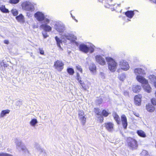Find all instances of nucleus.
Segmentation results:
<instances>
[{"mask_svg":"<svg viewBox=\"0 0 156 156\" xmlns=\"http://www.w3.org/2000/svg\"><path fill=\"white\" fill-rule=\"evenodd\" d=\"M134 73L137 76L139 75H144L145 74L144 70L140 68L135 69L134 70Z\"/></svg>","mask_w":156,"mask_h":156,"instance_id":"obj_15","label":"nucleus"},{"mask_svg":"<svg viewBox=\"0 0 156 156\" xmlns=\"http://www.w3.org/2000/svg\"><path fill=\"white\" fill-rule=\"evenodd\" d=\"M138 135L142 137H146V135L145 132L142 130H138L136 131Z\"/></svg>","mask_w":156,"mask_h":156,"instance_id":"obj_21","label":"nucleus"},{"mask_svg":"<svg viewBox=\"0 0 156 156\" xmlns=\"http://www.w3.org/2000/svg\"><path fill=\"white\" fill-rule=\"evenodd\" d=\"M40 53L41 55H44V51L42 49L39 48Z\"/></svg>","mask_w":156,"mask_h":156,"instance_id":"obj_42","label":"nucleus"},{"mask_svg":"<svg viewBox=\"0 0 156 156\" xmlns=\"http://www.w3.org/2000/svg\"><path fill=\"white\" fill-rule=\"evenodd\" d=\"M76 76L77 77V78L81 79V78L80 75L78 73H76Z\"/></svg>","mask_w":156,"mask_h":156,"instance_id":"obj_47","label":"nucleus"},{"mask_svg":"<svg viewBox=\"0 0 156 156\" xmlns=\"http://www.w3.org/2000/svg\"><path fill=\"white\" fill-rule=\"evenodd\" d=\"M136 78L138 82L142 84H147L148 83V80L142 76L137 75Z\"/></svg>","mask_w":156,"mask_h":156,"instance_id":"obj_12","label":"nucleus"},{"mask_svg":"<svg viewBox=\"0 0 156 156\" xmlns=\"http://www.w3.org/2000/svg\"><path fill=\"white\" fill-rule=\"evenodd\" d=\"M136 116L137 117H138L139 116V115L138 114H137V115H136Z\"/></svg>","mask_w":156,"mask_h":156,"instance_id":"obj_50","label":"nucleus"},{"mask_svg":"<svg viewBox=\"0 0 156 156\" xmlns=\"http://www.w3.org/2000/svg\"><path fill=\"white\" fill-rule=\"evenodd\" d=\"M117 5L114 4L112 0H105V6L108 8H110L111 9H113L112 10H116L115 8Z\"/></svg>","mask_w":156,"mask_h":156,"instance_id":"obj_8","label":"nucleus"},{"mask_svg":"<svg viewBox=\"0 0 156 156\" xmlns=\"http://www.w3.org/2000/svg\"><path fill=\"white\" fill-rule=\"evenodd\" d=\"M12 13L14 16H16L18 14L17 11L16 9H12L11 10Z\"/></svg>","mask_w":156,"mask_h":156,"instance_id":"obj_38","label":"nucleus"},{"mask_svg":"<svg viewBox=\"0 0 156 156\" xmlns=\"http://www.w3.org/2000/svg\"><path fill=\"white\" fill-rule=\"evenodd\" d=\"M10 112V110L8 109L2 110L0 114V117L2 118L5 116L6 114H9Z\"/></svg>","mask_w":156,"mask_h":156,"instance_id":"obj_23","label":"nucleus"},{"mask_svg":"<svg viewBox=\"0 0 156 156\" xmlns=\"http://www.w3.org/2000/svg\"><path fill=\"white\" fill-rule=\"evenodd\" d=\"M4 43L7 44H9V41L8 40H5L4 41Z\"/></svg>","mask_w":156,"mask_h":156,"instance_id":"obj_44","label":"nucleus"},{"mask_svg":"<svg viewBox=\"0 0 156 156\" xmlns=\"http://www.w3.org/2000/svg\"><path fill=\"white\" fill-rule=\"evenodd\" d=\"M54 66L58 71L61 72L63 69L64 63L62 61L57 60L54 62Z\"/></svg>","mask_w":156,"mask_h":156,"instance_id":"obj_6","label":"nucleus"},{"mask_svg":"<svg viewBox=\"0 0 156 156\" xmlns=\"http://www.w3.org/2000/svg\"><path fill=\"white\" fill-rule=\"evenodd\" d=\"M0 10L2 12L4 13H8L9 12V10L5 8L4 5H2L0 7Z\"/></svg>","mask_w":156,"mask_h":156,"instance_id":"obj_27","label":"nucleus"},{"mask_svg":"<svg viewBox=\"0 0 156 156\" xmlns=\"http://www.w3.org/2000/svg\"><path fill=\"white\" fill-rule=\"evenodd\" d=\"M121 119L123 128L124 129H126L128 125V123L126 116L125 115H122L121 116Z\"/></svg>","mask_w":156,"mask_h":156,"instance_id":"obj_14","label":"nucleus"},{"mask_svg":"<svg viewBox=\"0 0 156 156\" xmlns=\"http://www.w3.org/2000/svg\"><path fill=\"white\" fill-rule=\"evenodd\" d=\"M146 110L150 112H153L155 110V108L151 104L148 103L146 105Z\"/></svg>","mask_w":156,"mask_h":156,"instance_id":"obj_16","label":"nucleus"},{"mask_svg":"<svg viewBox=\"0 0 156 156\" xmlns=\"http://www.w3.org/2000/svg\"><path fill=\"white\" fill-rule=\"evenodd\" d=\"M141 88L140 85H136L133 86L132 87V90L133 92L135 93H137L140 91Z\"/></svg>","mask_w":156,"mask_h":156,"instance_id":"obj_19","label":"nucleus"},{"mask_svg":"<svg viewBox=\"0 0 156 156\" xmlns=\"http://www.w3.org/2000/svg\"><path fill=\"white\" fill-rule=\"evenodd\" d=\"M94 112L97 115H101L100 110L99 108H94Z\"/></svg>","mask_w":156,"mask_h":156,"instance_id":"obj_32","label":"nucleus"},{"mask_svg":"<svg viewBox=\"0 0 156 156\" xmlns=\"http://www.w3.org/2000/svg\"><path fill=\"white\" fill-rule=\"evenodd\" d=\"M77 80L78 81L79 83L81 85L83 82H82V81L81 80V79L77 78Z\"/></svg>","mask_w":156,"mask_h":156,"instance_id":"obj_46","label":"nucleus"},{"mask_svg":"<svg viewBox=\"0 0 156 156\" xmlns=\"http://www.w3.org/2000/svg\"><path fill=\"white\" fill-rule=\"evenodd\" d=\"M119 65L121 68L124 70H127L129 68V66L128 62L125 61H121Z\"/></svg>","mask_w":156,"mask_h":156,"instance_id":"obj_13","label":"nucleus"},{"mask_svg":"<svg viewBox=\"0 0 156 156\" xmlns=\"http://www.w3.org/2000/svg\"><path fill=\"white\" fill-rule=\"evenodd\" d=\"M67 72L69 75H73L74 73L73 69L71 68H69L67 69Z\"/></svg>","mask_w":156,"mask_h":156,"instance_id":"obj_30","label":"nucleus"},{"mask_svg":"<svg viewBox=\"0 0 156 156\" xmlns=\"http://www.w3.org/2000/svg\"><path fill=\"white\" fill-rule=\"evenodd\" d=\"M76 22H77V21L76 20H75Z\"/></svg>","mask_w":156,"mask_h":156,"instance_id":"obj_51","label":"nucleus"},{"mask_svg":"<svg viewBox=\"0 0 156 156\" xmlns=\"http://www.w3.org/2000/svg\"><path fill=\"white\" fill-rule=\"evenodd\" d=\"M79 49L80 51L86 53L88 52L92 53L94 51V49L92 46L88 47L84 44H80L79 46Z\"/></svg>","mask_w":156,"mask_h":156,"instance_id":"obj_5","label":"nucleus"},{"mask_svg":"<svg viewBox=\"0 0 156 156\" xmlns=\"http://www.w3.org/2000/svg\"><path fill=\"white\" fill-rule=\"evenodd\" d=\"M40 27L46 31L49 32L51 30V27L46 24H42Z\"/></svg>","mask_w":156,"mask_h":156,"instance_id":"obj_18","label":"nucleus"},{"mask_svg":"<svg viewBox=\"0 0 156 156\" xmlns=\"http://www.w3.org/2000/svg\"><path fill=\"white\" fill-rule=\"evenodd\" d=\"M74 37L75 36L72 34H69L66 36V38L69 40H72L74 38Z\"/></svg>","mask_w":156,"mask_h":156,"instance_id":"obj_34","label":"nucleus"},{"mask_svg":"<svg viewBox=\"0 0 156 156\" xmlns=\"http://www.w3.org/2000/svg\"><path fill=\"white\" fill-rule=\"evenodd\" d=\"M125 15L129 18H132L134 15V13L133 11H127L125 13Z\"/></svg>","mask_w":156,"mask_h":156,"instance_id":"obj_17","label":"nucleus"},{"mask_svg":"<svg viewBox=\"0 0 156 156\" xmlns=\"http://www.w3.org/2000/svg\"><path fill=\"white\" fill-rule=\"evenodd\" d=\"M154 85L155 87V88H156V82H154Z\"/></svg>","mask_w":156,"mask_h":156,"instance_id":"obj_48","label":"nucleus"},{"mask_svg":"<svg viewBox=\"0 0 156 156\" xmlns=\"http://www.w3.org/2000/svg\"><path fill=\"white\" fill-rule=\"evenodd\" d=\"M104 126L106 129L109 132L113 131L114 129V124L112 122H108L104 123Z\"/></svg>","mask_w":156,"mask_h":156,"instance_id":"obj_9","label":"nucleus"},{"mask_svg":"<svg viewBox=\"0 0 156 156\" xmlns=\"http://www.w3.org/2000/svg\"><path fill=\"white\" fill-rule=\"evenodd\" d=\"M96 61L101 65H104L106 64L105 59L100 55H97L95 57Z\"/></svg>","mask_w":156,"mask_h":156,"instance_id":"obj_11","label":"nucleus"},{"mask_svg":"<svg viewBox=\"0 0 156 156\" xmlns=\"http://www.w3.org/2000/svg\"><path fill=\"white\" fill-rule=\"evenodd\" d=\"M42 34L43 35V36L44 37V38H46L47 37H48V35L46 33L44 34L43 33Z\"/></svg>","mask_w":156,"mask_h":156,"instance_id":"obj_45","label":"nucleus"},{"mask_svg":"<svg viewBox=\"0 0 156 156\" xmlns=\"http://www.w3.org/2000/svg\"><path fill=\"white\" fill-rule=\"evenodd\" d=\"M37 122L36 119H33L30 122V124L31 126H34Z\"/></svg>","mask_w":156,"mask_h":156,"instance_id":"obj_33","label":"nucleus"},{"mask_svg":"<svg viewBox=\"0 0 156 156\" xmlns=\"http://www.w3.org/2000/svg\"><path fill=\"white\" fill-rule=\"evenodd\" d=\"M55 40L57 42V46L60 48H62L60 44L62 43V41L57 36L55 37Z\"/></svg>","mask_w":156,"mask_h":156,"instance_id":"obj_26","label":"nucleus"},{"mask_svg":"<svg viewBox=\"0 0 156 156\" xmlns=\"http://www.w3.org/2000/svg\"><path fill=\"white\" fill-rule=\"evenodd\" d=\"M151 104L154 105H156V99L155 98H152L151 100Z\"/></svg>","mask_w":156,"mask_h":156,"instance_id":"obj_36","label":"nucleus"},{"mask_svg":"<svg viewBox=\"0 0 156 156\" xmlns=\"http://www.w3.org/2000/svg\"><path fill=\"white\" fill-rule=\"evenodd\" d=\"M76 68L81 73H82L83 72L82 69L81 67V66L79 65H77L76 66Z\"/></svg>","mask_w":156,"mask_h":156,"instance_id":"obj_37","label":"nucleus"},{"mask_svg":"<svg viewBox=\"0 0 156 156\" xmlns=\"http://www.w3.org/2000/svg\"><path fill=\"white\" fill-rule=\"evenodd\" d=\"M34 16L38 21L42 22L44 21V22L46 23H49V20L46 18L44 15L41 12H37L34 14Z\"/></svg>","mask_w":156,"mask_h":156,"instance_id":"obj_4","label":"nucleus"},{"mask_svg":"<svg viewBox=\"0 0 156 156\" xmlns=\"http://www.w3.org/2000/svg\"><path fill=\"white\" fill-rule=\"evenodd\" d=\"M19 1V0H10L9 2L11 4H16L18 3Z\"/></svg>","mask_w":156,"mask_h":156,"instance_id":"obj_39","label":"nucleus"},{"mask_svg":"<svg viewBox=\"0 0 156 156\" xmlns=\"http://www.w3.org/2000/svg\"><path fill=\"white\" fill-rule=\"evenodd\" d=\"M0 156H13L12 155L5 153H0Z\"/></svg>","mask_w":156,"mask_h":156,"instance_id":"obj_40","label":"nucleus"},{"mask_svg":"<svg viewBox=\"0 0 156 156\" xmlns=\"http://www.w3.org/2000/svg\"><path fill=\"white\" fill-rule=\"evenodd\" d=\"M146 85L143 86L144 89L147 93H150L151 91V88L148 83Z\"/></svg>","mask_w":156,"mask_h":156,"instance_id":"obj_20","label":"nucleus"},{"mask_svg":"<svg viewBox=\"0 0 156 156\" xmlns=\"http://www.w3.org/2000/svg\"><path fill=\"white\" fill-rule=\"evenodd\" d=\"M3 66L4 67H6L9 66V65L7 63H5L4 62H2Z\"/></svg>","mask_w":156,"mask_h":156,"instance_id":"obj_43","label":"nucleus"},{"mask_svg":"<svg viewBox=\"0 0 156 156\" xmlns=\"http://www.w3.org/2000/svg\"><path fill=\"white\" fill-rule=\"evenodd\" d=\"M56 30L59 32L62 33L65 30V28L64 27L60 25L57 26Z\"/></svg>","mask_w":156,"mask_h":156,"instance_id":"obj_24","label":"nucleus"},{"mask_svg":"<svg viewBox=\"0 0 156 156\" xmlns=\"http://www.w3.org/2000/svg\"><path fill=\"white\" fill-rule=\"evenodd\" d=\"M142 96L138 94L135 95L134 97V103L136 106H140L141 105Z\"/></svg>","mask_w":156,"mask_h":156,"instance_id":"obj_10","label":"nucleus"},{"mask_svg":"<svg viewBox=\"0 0 156 156\" xmlns=\"http://www.w3.org/2000/svg\"><path fill=\"white\" fill-rule=\"evenodd\" d=\"M89 69L92 72L95 71L96 70V67L95 65L94 64H91L89 67Z\"/></svg>","mask_w":156,"mask_h":156,"instance_id":"obj_29","label":"nucleus"},{"mask_svg":"<svg viewBox=\"0 0 156 156\" xmlns=\"http://www.w3.org/2000/svg\"><path fill=\"white\" fill-rule=\"evenodd\" d=\"M106 60L108 64V67L109 70L112 72L115 71L117 65V63L115 60L110 57H106Z\"/></svg>","mask_w":156,"mask_h":156,"instance_id":"obj_1","label":"nucleus"},{"mask_svg":"<svg viewBox=\"0 0 156 156\" xmlns=\"http://www.w3.org/2000/svg\"><path fill=\"white\" fill-rule=\"evenodd\" d=\"M126 142L128 147L130 149L133 150L137 149L138 145L137 141L135 139L131 137H127Z\"/></svg>","mask_w":156,"mask_h":156,"instance_id":"obj_2","label":"nucleus"},{"mask_svg":"<svg viewBox=\"0 0 156 156\" xmlns=\"http://www.w3.org/2000/svg\"><path fill=\"white\" fill-rule=\"evenodd\" d=\"M21 6L23 9L30 12L34 11V5L29 1H25L21 4Z\"/></svg>","mask_w":156,"mask_h":156,"instance_id":"obj_3","label":"nucleus"},{"mask_svg":"<svg viewBox=\"0 0 156 156\" xmlns=\"http://www.w3.org/2000/svg\"><path fill=\"white\" fill-rule=\"evenodd\" d=\"M98 118L99 119V121L101 123H102L104 121V118L103 116L100 117H98Z\"/></svg>","mask_w":156,"mask_h":156,"instance_id":"obj_41","label":"nucleus"},{"mask_svg":"<svg viewBox=\"0 0 156 156\" xmlns=\"http://www.w3.org/2000/svg\"><path fill=\"white\" fill-rule=\"evenodd\" d=\"M16 19L20 22L23 23L24 21L23 16L22 14H20L19 16H16Z\"/></svg>","mask_w":156,"mask_h":156,"instance_id":"obj_22","label":"nucleus"},{"mask_svg":"<svg viewBox=\"0 0 156 156\" xmlns=\"http://www.w3.org/2000/svg\"><path fill=\"white\" fill-rule=\"evenodd\" d=\"M78 116L82 124L84 125L86 122L87 117L84 115V112L82 110H79Z\"/></svg>","mask_w":156,"mask_h":156,"instance_id":"obj_7","label":"nucleus"},{"mask_svg":"<svg viewBox=\"0 0 156 156\" xmlns=\"http://www.w3.org/2000/svg\"><path fill=\"white\" fill-rule=\"evenodd\" d=\"M155 2L156 3V0L155 1Z\"/></svg>","mask_w":156,"mask_h":156,"instance_id":"obj_52","label":"nucleus"},{"mask_svg":"<svg viewBox=\"0 0 156 156\" xmlns=\"http://www.w3.org/2000/svg\"><path fill=\"white\" fill-rule=\"evenodd\" d=\"M149 78L152 82H155L156 81V77L153 75H150Z\"/></svg>","mask_w":156,"mask_h":156,"instance_id":"obj_31","label":"nucleus"},{"mask_svg":"<svg viewBox=\"0 0 156 156\" xmlns=\"http://www.w3.org/2000/svg\"><path fill=\"white\" fill-rule=\"evenodd\" d=\"M81 85L82 88L84 90H86L87 89L89 88V87L88 85L85 84L84 83H83Z\"/></svg>","mask_w":156,"mask_h":156,"instance_id":"obj_35","label":"nucleus"},{"mask_svg":"<svg viewBox=\"0 0 156 156\" xmlns=\"http://www.w3.org/2000/svg\"><path fill=\"white\" fill-rule=\"evenodd\" d=\"M113 117L115 120L117 124L118 125L120 123V119L119 116L115 113L114 116Z\"/></svg>","mask_w":156,"mask_h":156,"instance_id":"obj_25","label":"nucleus"},{"mask_svg":"<svg viewBox=\"0 0 156 156\" xmlns=\"http://www.w3.org/2000/svg\"><path fill=\"white\" fill-rule=\"evenodd\" d=\"M155 97L156 98V92L155 93Z\"/></svg>","mask_w":156,"mask_h":156,"instance_id":"obj_49","label":"nucleus"},{"mask_svg":"<svg viewBox=\"0 0 156 156\" xmlns=\"http://www.w3.org/2000/svg\"><path fill=\"white\" fill-rule=\"evenodd\" d=\"M110 114V113H109L105 109H103L102 111V115L104 117H107Z\"/></svg>","mask_w":156,"mask_h":156,"instance_id":"obj_28","label":"nucleus"}]
</instances>
